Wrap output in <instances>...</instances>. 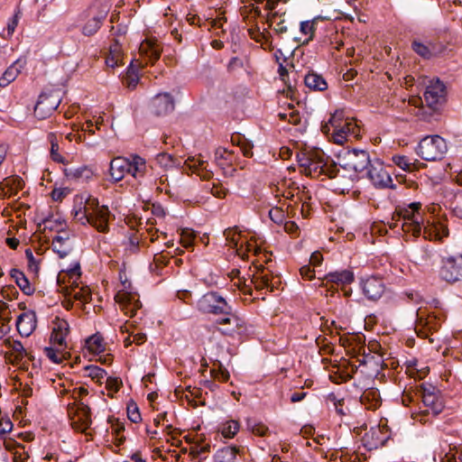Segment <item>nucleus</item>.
<instances>
[{"label":"nucleus","mask_w":462,"mask_h":462,"mask_svg":"<svg viewBox=\"0 0 462 462\" xmlns=\"http://www.w3.org/2000/svg\"><path fill=\"white\" fill-rule=\"evenodd\" d=\"M123 51L122 47L118 41H115L109 47L108 54L106 58V64L107 67L115 68L122 64Z\"/></svg>","instance_id":"c9c22d12"},{"label":"nucleus","mask_w":462,"mask_h":462,"mask_svg":"<svg viewBox=\"0 0 462 462\" xmlns=\"http://www.w3.org/2000/svg\"><path fill=\"white\" fill-rule=\"evenodd\" d=\"M230 307L227 301L216 291L207 292L198 301V309L203 313L214 315L229 313Z\"/></svg>","instance_id":"1a4fd4ad"},{"label":"nucleus","mask_w":462,"mask_h":462,"mask_svg":"<svg viewBox=\"0 0 462 462\" xmlns=\"http://www.w3.org/2000/svg\"><path fill=\"white\" fill-rule=\"evenodd\" d=\"M220 315L226 316L217 320V324L221 326L218 329L222 334L232 336L243 327V320L233 312L232 307H230L229 313H221Z\"/></svg>","instance_id":"6ab92c4d"},{"label":"nucleus","mask_w":462,"mask_h":462,"mask_svg":"<svg viewBox=\"0 0 462 462\" xmlns=\"http://www.w3.org/2000/svg\"><path fill=\"white\" fill-rule=\"evenodd\" d=\"M108 422L111 424V433L118 438L120 443H123L125 438L121 434L125 431V423L115 418H109Z\"/></svg>","instance_id":"603ef678"},{"label":"nucleus","mask_w":462,"mask_h":462,"mask_svg":"<svg viewBox=\"0 0 462 462\" xmlns=\"http://www.w3.org/2000/svg\"><path fill=\"white\" fill-rule=\"evenodd\" d=\"M130 169L128 173L134 179H139L144 176L147 165L146 161L137 154H131L129 156Z\"/></svg>","instance_id":"473e14b6"},{"label":"nucleus","mask_w":462,"mask_h":462,"mask_svg":"<svg viewBox=\"0 0 462 462\" xmlns=\"http://www.w3.org/2000/svg\"><path fill=\"white\" fill-rule=\"evenodd\" d=\"M269 217L273 222L278 225L283 224L285 220L284 211L278 207L273 208L269 210Z\"/></svg>","instance_id":"4d7b16f0"},{"label":"nucleus","mask_w":462,"mask_h":462,"mask_svg":"<svg viewBox=\"0 0 462 462\" xmlns=\"http://www.w3.org/2000/svg\"><path fill=\"white\" fill-rule=\"evenodd\" d=\"M44 352L47 357L55 364H60L64 358V354L59 352L52 347H46Z\"/></svg>","instance_id":"052dcab7"},{"label":"nucleus","mask_w":462,"mask_h":462,"mask_svg":"<svg viewBox=\"0 0 462 462\" xmlns=\"http://www.w3.org/2000/svg\"><path fill=\"white\" fill-rule=\"evenodd\" d=\"M19 18H20V11H17L14 15L9 20V22L7 23V26H6V37H11L16 27H17V24H18V21H19Z\"/></svg>","instance_id":"e2e57ef3"},{"label":"nucleus","mask_w":462,"mask_h":462,"mask_svg":"<svg viewBox=\"0 0 462 462\" xmlns=\"http://www.w3.org/2000/svg\"><path fill=\"white\" fill-rule=\"evenodd\" d=\"M444 462H462V449H450L444 457Z\"/></svg>","instance_id":"680f3d73"},{"label":"nucleus","mask_w":462,"mask_h":462,"mask_svg":"<svg viewBox=\"0 0 462 462\" xmlns=\"http://www.w3.org/2000/svg\"><path fill=\"white\" fill-rule=\"evenodd\" d=\"M237 449L235 447H225L215 455L216 462H236V461Z\"/></svg>","instance_id":"79ce46f5"},{"label":"nucleus","mask_w":462,"mask_h":462,"mask_svg":"<svg viewBox=\"0 0 462 462\" xmlns=\"http://www.w3.org/2000/svg\"><path fill=\"white\" fill-rule=\"evenodd\" d=\"M72 213L75 220L82 225L89 224L101 233H106L109 230L110 211L108 208L99 206L97 199L90 195L76 196Z\"/></svg>","instance_id":"f257e3e1"},{"label":"nucleus","mask_w":462,"mask_h":462,"mask_svg":"<svg viewBox=\"0 0 462 462\" xmlns=\"http://www.w3.org/2000/svg\"><path fill=\"white\" fill-rule=\"evenodd\" d=\"M140 244V237L137 232H132L131 235L127 237L126 249L130 253L137 252Z\"/></svg>","instance_id":"bf43d9fd"},{"label":"nucleus","mask_w":462,"mask_h":462,"mask_svg":"<svg viewBox=\"0 0 462 462\" xmlns=\"http://www.w3.org/2000/svg\"><path fill=\"white\" fill-rule=\"evenodd\" d=\"M317 22H318V18H315L310 21H304V22L300 23V32L303 36H305V38L303 40L299 39V42H301L302 44H307L310 41L313 40L314 34L316 32Z\"/></svg>","instance_id":"a19ab883"},{"label":"nucleus","mask_w":462,"mask_h":462,"mask_svg":"<svg viewBox=\"0 0 462 462\" xmlns=\"http://www.w3.org/2000/svg\"><path fill=\"white\" fill-rule=\"evenodd\" d=\"M48 139L51 143V158L56 162L65 164V158L59 152V144L55 134L51 133Z\"/></svg>","instance_id":"a18cd8bd"},{"label":"nucleus","mask_w":462,"mask_h":462,"mask_svg":"<svg viewBox=\"0 0 462 462\" xmlns=\"http://www.w3.org/2000/svg\"><path fill=\"white\" fill-rule=\"evenodd\" d=\"M88 349L96 355H99L103 353L106 349V345L104 342V338L99 334H95L89 337L87 341Z\"/></svg>","instance_id":"37998d69"},{"label":"nucleus","mask_w":462,"mask_h":462,"mask_svg":"<svg viewBox=\"0 0 462 462\" xmlns=\"http://www.w3.org/2000/svg\"><path fill=\"white\" fill-rule=\"evenodd\" d=\"M74 283L75 281L72 282L70 287H62L65 296L69 299L79 300L83 304L91 300L90 290L87 286L79 287L78 284L74 285Z\"/></svg>","instance_id":"bb28decb"},{"label":"nucleus","mask_w":462,"mask_h":462,"mask_svg":"<svg viewBox=\"0 0 462 462\" xmlns=\"http://www.w3.org/2000/svg\"><path fill=\"white\" fill-rule=\"evenodd\" d=\"M156 189L159 192H165L167 194L170 193V190L167 189L169 186L168 183V176L163 174L159 179L155 180Z\"/></svg>","instance_id":"69168bd1"},{"label":"nucleus","mask_w":462,"mask_h":462,"mask_svg":"<svg viewBox=\"0 0 462 462\" xmlns=\"http://www.w3.org/2000/svg\"><path fill=\"white\" fill-rule=\"evenodd\" d=\"M365 175L375 187L379 188L390 187L393 181L390 174L384 169L383 162L378 158L371 160V163L365 171Z\"/></svg>","instance_id":"f8f14e48"},{"label":"nucleus","mask_w":462,"mask_h":462,"mask_svg":"<svg viewBox=\"0 0 462 462\" xmlns=\"http://www.w3.org/2000/svg\"><path fill=\"white\" fill-rule=\"evenodd\" d=\"M419 393L422 401L423 409L420 408V410L414 414V419L425 424L442 412L444 404L435 388L431 385L426 386L422 384Z\"/></svg>","instance_id":"7ed1b4c3"},{"label":"nucleus","mask_w":462,"mask_h":462,"mask_svg":"<svg viewBox=\"0 0 462 462\" xmlns=\"http://www.w3.org/2000/svg\"><path fill=\"white\" fill-rule=\"evenodd\" d=\"M297 159L300 172L311 178L327 175V170L330 165L323 151L318 148L304 149L297 154Z\"/></svg>","instance_id":"f03ea898"},{"label":"nucleus","mask_w":462,"mask_h":462,"mask_svg":"<svg viewBox=\"0 0 462 462\" xmlns=\"http://www.w3.org/2000/svg\"><path fill=\"white\" fill-rule=\"evenodd\" d=\"M127 416L128 419L134 422L138 423L141 421L142 417L139 411V409L134 402L128 403L127 405Z\"/></svg>","instance_id":"13d9d810"},{"label":"nucleus","mask_w":462,"mask_h":462,"mask_svg":"<svg viewBox=\"0 0 462 462\" xmlns=\"http://www.w3.org/2000/svg\"><path fill=\"white\" fill-rule=\"evenodd\" d=\"M29 455L22 448L19 450H15L13 454V462H27Z\"/></svg>","instance_id":"774afa93"},{"label":"nucleus","mask_w":462,"mask_h":462,"mask_svg":"<svg viewBox=\"0 0 462 462\" xmlns=\"http://www.w3.org/2000/svg\"><path fill=\"white\" fill-rule=\"evenodd\" d=\"M274 277L271 272L261 265L257 267L255 273L252 275L250 282L254 284L257 291L266 289L269 291H273L276 288L275 282H273Z\"/></svg>","instance_id":"f3484780"},{"label":"nucleus","mask_w":462,"mask_h":462,"mask_svg":"<svg viewBox=\"0 0 462 462\" xmlns=\"http://www.w3.org/2000/svg\"><path fill=\"white\" fill-rule=\"evenodd\" d=\"M107 13L106 6H101L99 10H96L94 7L89 8L85 14L87 21L81 28L82 33L86 36L94 35L101 27Z\"/></svg>","instance_id":"4468645a"},{"label":"nucleus","mask_w":462,"mask_h":462,"mask_svg":"<svg viewBox=\"0 0 462 462\" xmlns=\"http://www.w3.org/2000/svg\"><path fill=\"white\" fill-rule=\"evenodd\" d=\"M10 276L20 288V290L26 295H32L34 292L33 286L30 283L28 278L23 272L18 269H12Z\"/></svg>","instance_id":"72a5a7b5"},{"label":"nucleus","mask_w":462,"mask_h":462,"mask_svg":"<svg viewBox=\"0 0 462 462\" xmlns=\"http://www.w3.org/2000/svg\"><path fill=\"white\" fill-rule=\"evenodd\" d=\"M68 180L77 182H85L92 179L94 175L93 170L86 165L78 168H69L64 171Z\"/></svg>","instance_id":"c85d7f7f"},{"label":"nucleus","mask_w":462,"mask_h":462,"mask_svg":"<svg viewBox=\"0 0 462 462\" xmlns=\"http://www.w3.org/2000/svg\"><path fill=\"white\" fill-rule=\"evenodd\" d=\"M413 51L424 59H430L431 57L439 54L442 51V47L430 43L425 45L420 42L414 41L412 42Z\"/></svg>","instance_id":"f704fd0d"},{"label":"nucleus","mask_w":462,"mask_h":462,"mask_svg":"<svg viewBox=\"0 0 462 462\" xmlns=\"http://www.w3.org/2000/svg\"><path fill=\"white\" fill-rule=\"evenodd\" d=\"M130 167L129 157H116L110 162V176L115 181H119L124 179L125 175L128 173Z\"/></svg>","instance_id":"a878e982"},{"label":"nucleus","mask_w":462,"mask_h":462,"mask_svg":"<svg viewBox=\"0 0 462 462\" xmlns=\"http://www.w3.org/2000/svg\"><path fill=\"white\" fill-rule=\"evenodd\" d=\"M393 220L394 224L391 227H397L400 225L404 233H411L415 237L421 233L422 217L420 213L415 214L409 208L399 209L393 214Z\"/></svg>","instance_id":"0eeeda50"},{"label":"nucleus","mask_w":462,"mask_h":462,"mask_svg":"<svg viewBox=\"0 0 462 462\" xmlns=\"http://www.w3.org/2000/svg\"><path fill=\"white\" fill-rule=\"evenodd\" d=\"M440 269V276L448 282L458 281L462 276L461 267L457 264L456 259L452 256L447 257L443 261Z\"/></svg>","instance_id":"393cba45"},{"label":"nucleus","mask_w":462,"mask_h":462,"mask_svg":"<svg viewBox=\"0 0 462 462\" xmlns=\"http://www.w3.org/2000/svg\"><path fill=\"white\" fill-rule=\"evenodd\" d=\"M116 300L121 305L122 310L126 316L134 317L136 315L137 310L141 308V303L138 300H132L128 293H117Z\"/></svg>","instance_id":"c756f323"},{"label":"nucleus","mask_w":462,"mask_h":462,"mask_svg":"<svg viewBox=\"0 0 462 462\" xmlns=\"http://www.w3.org/2000/svg\"><path fill=\"white\" fill-rule=\"evenodd\" d=\"M364 294L368 300H377L385 291V285L379 277L371 276L362 281L361 283Z\"/></svg>","instance_id":"a211bd4d"},{"label":"nucleus","mask_w":462,"mask_h":462,"mask_svg":"<svg viewBox=\"0 0 462 462\" xmlns=\"http://www.w3.org/2000/svg\"><path fill=\"white\" fill-rule=\"evenodd\" d=\"M51 246L60 258L66 257L72 250L69 232L62 228L58 230V234L52 238Z\"/></svg>","instance_id":"4be33fe9"},{"label":"nucleus","mask_w":462,"mask_h":462,"mask_svg":"<svg viewBox=\"0 0 462 462\" xmlns=\"http://www.w3.org/2000/svg\"><path fill=\"white\" fill-rule=\"evenodd\" d=\"M354 273L350 270H342L328 273L321 279L320 287H330L328 288V291H334V284L337 286H345L352 283L354 282Z\"/></svg>","instance_id":"dca6fc26"},{"label":"nucleus","mask_w":462,"mask_h":462,"mask_svg":"<svg viewBox=\"0 0 462 462\" xmlns=\"http://www.w3.org/2000/svg\"><path fill=\"white\" fill-rule=\"evenodd\" d=\"M155 162L165 170L172 168L177 164V161L171 154L166 152L159 153L155 158ZM180 162H178V164Z\"/></svg>","instance_id":"de8ad7c7"},{"label":"nucleus","mask_w":462,"mask_h":462,"mask_svg":"<svg viewBox=\"0 0 462 462\" xmlns=\"http://www.w3.org/2000/svg\"><path fill=\"white\" fill-rule=\"evenodd\" d=\"M196 237L195 232L191 229L185 228L180 232V243L187 249L193 246V242Z\"/></svg>","instance_id":"864d4df0"},{"label":"nucleus","mask_w":462,"mask_h":462,"mask_svg":"<svg viewBox=\"0 0 462 462\" xmlns=\"http://www.w3.org/2000/svg\"><path fill=\"white\" fill-rule=\"evenodd\" d=\"M5 347L11 350V356H14L12 362H19L26 356V350L23 344L18 340H14L10 337L4 340Z\"/></svg>","instance_id":"ea45409f"},{"label":"nucleus","mask_w":462,"mask_h":462,"mask_svg":"<svg viewBox=\"0 0 462 462\" xmlns=\"http://www.w3.org/2000/svg\"><path fill=\"white\" fill-rule=\"evenodd\" d=\"M139 82V75L137 70L131 64L127 69L126 75L124 79V83L128 88L134 89Z\"/></svg>","instance_id":"8fccbe9b"},{"label":"nucleus","mask_w":462,"mask_h":462,"mask_svg":"<svg viewBox=\"0 0 462 462\" xmlns=\"http://www.w3.org/2000/svg\"><path fill=\"white\" fill-rule=\"evenodd\" d=\"M184 163L193 173H197L203 179L211 177V171L207 169L208 162L201 158V155L189 156Z\"/></svg>","instance_id":"cd10ccee"},{"label":"nucleus","mask_w":462,"mask_h":462,"mask_svg":"<svg viewBox=\"0 0 462 462\" xmlns=\"http://www.w3.org/2000/svg\"><path fill=\"white\" fill-rule=\"evenodd\" d=\"M387 438L383 435V430L379 428H371L365 433L362 441L368 450L377 449L384 446Z\"/></svg>","instance_id":"b1692460"},{"label":"nucleus","mask_w":462,"mask_h":462,"mask_svg":"<svg viewBox=\"0 0 462 462\" xmlns=\"http://www.w3.org/2000/svg\"><path fill=\"white\" fill-rule=\"evenodd\" d=\"M326 176L336 180V189L340 190L341 193L348 192L354 183L359 179L357 173L344 170L338 165V162H332L328 165Z\"/></svg>","instance_id":"9d476101"},{"label":"nucleus","mask_w":462,"mask_h":462,"mask_svg":"<svg viewBox=\"0 0 462 462\" xmlns=\"http://www.w3.org/2000/svg\"><path fill=\"white\" fill-rule=\"evenodd\" d=\"M447 152L448 145L445 139L438 134L425 136L417 147V154L428 162L441 160Z\"/></svg>","instance_id":"20e7f679"},{"label":"nucleus","mask_w":462,"mask_h":462,"mask_svg":"<svg viewBox=\"0 0 462 462\" xmlns=\"http://www.w3.org/2000/svg\"><path fill=\"white\" fill-rule=\"evenodd\" d=\"M65 226L66 224L64 222L58 220L46 219L44 221V229L55 230L57 233L58 230H61V228L64 229Z\"/></svg>","instance_id":"0e129e2a"},{"label":"nucleus","mask_w":462,"mask_h":462,"mask_svg":"<svg viewBox=\"0 0 462 462\" xmlns=\"http://www.w3.org/2000/svg\"><path fill=\"white\" fill-rule=\"evenodd\" d=\"M423 228V236L429 240H442L448 236V229L447 226L440 222H430L424 224L421 221V229Z\"/></svg>","instance_id":"5701e85b"},{"label":"nucleus","mask_w":462,"mask_h":462,"mask_svg":"<svg viewBox=\"0 0 462 462\" xmlns=\"http://www.w3.org/2000/svg\"><path fill=\"white\" fill-rule=\"evenodd\" d=\"M151 108L156 116L167 115L174 109L173 97L169 93L158 94L152 98Z\"/></svg>","instance_id":"aec40b11"},{"label":"nucleus","mask_w":462,"mask_h":462,"mask_svg":"<svg viewBox=\"0 0 462 462\" xmlns=\"http://www.w3.org/2000/svg\"><path fill=\"white\" fill-rule=\"evenodd\" d=\"M25 256H26V259H27V262H28V268L34 272V273H37L38 272V269H39V263L38 262L35 260L34 256H33V254L32 252L31 251V249H27L25 251Z\"/></svg>","instance_id":"338daca9"},{"label":"nucleus","mask_w":462,"mask_h":462,"mask_svg":"<svg viewBox=\"0 0 462 462\" xmlns=\"http://www.w3.org/2000/svg\"><path fill=\"white\" fill-rule=\"evenodd\" d=\"M86 371L88 372V375L92 379L97 380V383H102L101 380L106 376V372L105 369L97 366V365H88L86 366Z\"/></svg>","instance_id":"5fc2aeb1"},{"label":"nucleus","mask_w":462,"mask_h":462,"mask_svg":"<svg viewBox=\"0 0 462 462\" xmlns=\"http://www.w3.org/2000/svg\"><path fill=\"white\" fill-rule=\"evenodd\" d=\"M60 102V90L51 89L42 92L34 106V116L40 120L49 117L58 108Z\"/></svg>","instance_id":"6e6552de"},{"label":"nucleus","mask_w":462,"mask_h":462,"mask_svg":"<svg viewBox=\"0 0 462 462\" xmlns=\"http://www.w3.org/2000/svg\"><path fill=\"white\" fill-rule=\"evenodd\" d=\"M23 180L18 176H13L5 178L2 182H0V188L4 189L5 187L9 188L10 192H15L18 189H22L23 187Z\"/></svg>","instance_id":"49530a36"},{"label":"nucleus","mask_w":462,"mask_h":462,"mask_svg":"<svg viewBox=\"0 0 462 462\" xmlns=\"http://www.w3.org/2000/svg\"><path fill=\"white\" fill-rule=\"evenodd\" d=\"M240 424L237 420H230L223 424L221 432L225 438L231 439L238 432Z\"/></svg>","instance_id":"09e8293b"},{"label":"nucleus","mask_w":462,"mask_h":462,"mask_svg":"<svg viewBox=\"0 0 462 462\" xmlns=\"http://www.w3.org/2000/svg\"><path fill=\"white\" fill-rule=\"evenodd\" d=\"M416 316L414 327L416 334L421 338H429L430 342H433L430 335L440 327L439 319L434 315L428 314L425 310L421 309L417 310Z\"/></svg>","instance_id":"9b49d317"},{"label":"nucleus","mask_w":462,"mask_h":462,"mask_svg":"<svg viewBox=\"0 0 462 462\" xmlns=\"http://www.w3.org/2000/svg\"><path fill=\"white\" fill-rule=\"evenodd\" d=\"M446 97V87L439 79L429 81L425 92L424 99L426 104L432 108L442 104Z\"/></svg>","instance_id":"2eb2a0df"},{"label":"nucleus","mask_w":462,"mask_h":462,"mask_svg":"<svg viewBox=\"0 0 462 462\" xmlns=\"http://www.w3.org/2000/svg\"><path fill=\"white\" fill-rule=\"evenodd\" d=\"M372 158L365 150L353 149L347 150L338 156V165L344 170L359 173L366 171L371 163Z\"/></svg>","instance_id":"39448f33"},{"label":"nucleus","mask_w":462,"mask_h":462,"mask_svg":"<svg viewBox=\"0 0 462 462\" xmlns=\"http://www.w3.org/2000/svg\"><path fill=\"white\" fill-rule=\"evenodd\" d=\"M122 384V380L119 377L109 376L106 380V388L111 392L109 394L111 397H113V393L120 390Z\"/></svg>","instance_id":"6e6d98bb"},{"label":"nucleus","mask_w":462,"mask_h":462,"mask_svg":"<svg viewBox=\"0 0 462 462\" xmlns=\"http://www.w3.org/2000/svg\"><path fill=\"white\" fill-rule=\"evenodd\" d=\"M333 127V140L337 144H343L348 136L356 137L359 134V128L355 121L345 120L343 111H336L328 120Z\"/></svg>","instance_id":"423d86ee"},{"label":"nucleus","mask_w":462,"mask_h":462,"mask_svg":"<svg viewBox=\"0 0 462 462\" xmlns=\"http://www.w3.org/2000/svg\"><path fill=\"white\" fill-rule=\"evenodd\" d=\"M213 366L210 370V374L214 379L219 382H226L229 379V372L220 361H215Z\"/></svg>","instance_id":"c03bdc74"},{"label":"nucleus","mask_w":462,"mask_h":462,"mask_svg":"<svg viewBox=\"0 0 462 462\" xmlns=\"http://www.w3.org/2000/svg\"><path fill=\"white\" fill-rule=\"evenodd\" d=\"M304 83L307 88L314 91H324L328 88L325 79L316 72H309L304 78Z\"/></svg>","instance_id":"e433bc0d"},{"label":"nucleus","mask_w":462,"mask_h":462,"mask_svg":"<svg viewBox=\"0 0 462 462\" xmlns=\"http://www.w3.org/2000/svg\"><path fill=\"white\" fill-rule=\"evenodd\" d=\"M69 412L72 428L78 431L86 432L91 424L89 407L83 402H79L69 407Z\"/></svg>","instance_id":"ddd939ff"},{"label":"nucleus","mask_w":462,"mask_h":462,"mask_svg":"<svg viewBox=\"0 0 462 462\" xmlns=\"http://www.w3.org/2000/svg\"><path fill=\"white\" fill-rule=\"evenodd\" d=\"M69 331V324L64 319H57L54 322L51 339L60 346L65 345V339Z\"/></svg>","instance_id":"7c9ffc66"},{"label":"nucleus","mask_w":462,"mask_h":462,"mask_svg":"<svg viewBox=\"0 0 462 462\" xmlns=\"http://www.w3.org/2000/svg\"><path fill=\"white\" fill-rule=\"evenodd\" d=\"M24 64L25 61L17 60L10 65L0 78V87L5 88L12 83L18 77Z\"/></svg>","instance_id":"2f4dec72"},{"label":"nucleus","mask_w":462,"mask_h":462,"mask_svg":"<svg viewBox=\"0 0 462 462\" xmlns=\"http://www.w3.org/2000/svg\"><path fill=\"white\" fill-rule=\"evenodd\" d=\"M37 319L33 310H28L17 318L16 328L22 337H29L36 328Z\"/></svg>","instance_id":"412c9836"},{"label":"nucleus","mask_w":462,"mask_h":462,"mask_svg":"<svg viewBox=\"0 0 462 462\" xmlns=\"http://www.w3.org/2000/svg\"><path fill=\"white\" fill-rule=\"evenodd\" d=\"M336 409V411L340 416H346L350 412L348 406L345 405V399H337L335 394H329L328 397Z\"/></svg>","instance_id":"3c124183"},{"label":"nucleus","mask_w":462,"mask_h":462,"mask_svg":"<svg viewBox=\"0 0 462 462\" xmlns=\"http://www.w3.org/2000/svg\"><path fill=\"white\" fill-rule=\"evenodd\" d=\"M392 161L394 164H396L399 168L405 171H418L420 166H424L425 164L420 163L418 160H414L411 162L407 156L405 155H394L392 158Z\"/></svg>","instance_id":"58836bf2"},{"label":"nucleus","mask_w":462,"mask_h":462,"mask_svg":"<svg viewBox=\"0 0 462 462\" xmlns=\"http://www.w3.org/2000/svg\"><path fill=\"white\" fill-rule=\"evenodd\" d=\"M161 48L151 42H143L140 46V52L147 59V62L153 63L161 57Z\"/></svg>","instance_id":"4c0bfd02"}]
</instances>
